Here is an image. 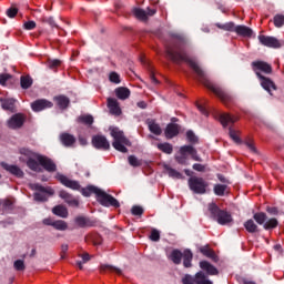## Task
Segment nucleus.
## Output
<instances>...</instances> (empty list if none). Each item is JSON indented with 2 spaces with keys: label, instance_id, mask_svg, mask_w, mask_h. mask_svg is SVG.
Segmentation results:
<instances>
[{
  "label": "nucleus",
  "instance_id": "1",
  "mask_svg": "<svg viewBox=\"0 0 284 284\" xmlns=\"http://www.w3.org/2000/svg\"><path fill=\"white\" fill-rule=\"evenodd\" d=\"M171 38V42L165 44V54L168 59L173 61V63H187V65L192 68V70L199 77L200 81L204 83L207 90L214 92L223 103H230V101H232L233 99L231 93L222 87L210 82V80H207L205 71H203L199 63L194 59L190 58V55H187V52H185V48L187 47V38L179 33H172Z\"/></svg>",
  "mask_w": 284,
  "mask_h": 284
},
{
  "label": "nucleus",
  "instance_id": "2",
  "mask_svg": "<svg viewBox=\"0 0 284 284\" xmlns=\"http://www.w3.org/2000/svg\"><path fill=\"white\" fill-rule=\"evenodd\" d=\"M252 69L260 79L262 88L266 90L268 94H272V90H276V83H274L272 79L261 74V72L264 74H272V64L265 61H254L252 62Z\"/></svg>",
  "mask_w": 284,
  "mask_h": 284
},
{
  "label": "nucleus",
  "instance_id": "3",
  "mask_svg": "<svg viewBox=\"0 0 284 284\" xmlns=\"http://www.w3.org/2000/svg\"><path fill=\"white\" fill-rule=\"evenodd\" d=\"M57 181H60L61 184L64 185V187H69V190H74L81 192L82 196H92V194H95V196H99V192L101 189L94 186V185H88L87 187L81 189V184L77 180H70L68 176L57 173L55 175Z\"/></svg>",
  "mask_w": 284,
  "mask_h": 284
},
{
  "label": "nucleus",
  "instance_id": "4",
  "mask_svg": "<svg viewBox=\"0 0 284 284\" xmlns=\"http://www.w3.org/2000/svg\"><path fill=\"white\" fill-rule=\"evenodd\" d=\"M207 211L210 213V219L219 223V225H230V223L234 221V219L232 217V213L222 210L214 202L209 203Z\"/></svg>",
  "mask_w": 284,
  "mask_h": 284
},
{
  "label": "nucleus",
  "instance_id": "5",
  "mask_svg": "<svg viewBox=\"0 0 284 284\" xmlns=\"http://www.w3.org/2000/svg\"><path fill=\"white\" fill-rule=\"evenodd\" d=\"M169 258L174 263V265H181V261H183L184 267H192V258H194V254H192L190 248L184 250V252H181L179 248H174Z\"/></svg>",
  "mask_w": 284,
  "mask_h": 284
},
{
  "label": "nucleus",
  "instance_id": "6",
  "mask_svg": "<svg viewBox=\"0 0 284 284\" xmlns=\"http://www.w3.org/2000/svg\"><path fill=\"white\" fill-rule=\"evenodd\" d=\"M111 136L114 139L112 142V146L118 152H122V154H128V148L125 145L130 146L132 143L128 138H125V134L123 131L119 130L118 128H114L111 130Z\"/></svg>",
  "mask_w": 284,
  "mask_h": 284
},
{
  "label": "nucleus",
  "instance_id": "7",
  "mask_svg": "<svg viewBox=\"0 0 284 284\" xmlns=\"http://www.w3.org/2000/svg\"><path fill=\"white\" fill-rule=\"evenodd\" d=\"M30 190L36 191L33 194L34 201L38 203H45L48 201V195L49 196H54V190L50 186H43L39 183H31L29 184ZM48 194V195H45Z\"/></svg>",
  "mask_w": 284,
  "mask_h": 284
},
{
  "label": "nucleus",
  "instance_id": "8",
  "mask_svg": "<svg viewBox=\"0 0 284 284\" xmlns=\"http://www.w3.org/2000/svg\"><path fill=\"white\" fill-rule=\"evenodd\" d=\"M187 185L193 194H207V187H210V183H207L205 179L199 176H191L187 180Z\"/></svg>",
  "mask_w": 284,
  "mask_h": 284
},
{
  "label": "nucleus",
  "instance_id": "9",
  "mask_svg": "<svg viewBox=\"0 0 284 284\" xmlns=\"http://www.w3.org/2000/svg\"><path fill=\"white\" fill-rule=\"evenodd\" d=\"M20 154H22V156H27V165L29 170H32V172H43L41 166H39V162H37V156H40L39 153H36L30 149L22 148L20 149Z\"/></svg>",
  "mask_w": 284,
  "mask_h": 284
},
{
  "label": "nucleus",
  "instance_id": "10",
  "mask_svg": "<svg viewBox=\"0 0 284 284\" xmlns=\"http://www.w3.org/2000/svg\"><path fill=\"white\" fill-rule=\"evenodd\" d=\"M97 201L98 203H100V205H103V207H121V203H119V200L101 189L98 193Z\"/></svg>",
  "mask_w": 284,
  "mask_h": 284
},
{
  "label": "nucleus",
  "instance_id": "11",
  "mask_svg": "<svg viewBox=\"0 0 284 284\" xmlns=\"http://www.w3.org/2000/svg\"><path fill=\"white\" fill-rule=\"evenodd\" d=\"M182 284H214L203 271L197 272L194 276L185 274L182 277Z\"/></svg>",
  "mask_w": 284,
  "mask_h": 284
},
{
  "label": "nucleus",
  "instance_id": "12",
  "mask_svg": "<svg viewBox=\"0 0 284 284\" xmlns=\"http://www.w3.org/2000/svg\"><path fill=\"white\" fill-rule=\"evenodd\" d=\"M36 161L39 165V168H43L45 172H57V163L45 155H36Z\"/></svg>",
  "mask_w": 284,
  "mask_h": 284
},
{
  "label": "nucleus",
  "instance_id": "13",
  "mask_svg": "<svg viewBox=\"0 0 284 284\" xmlns=\"http://www.w3.org/2000/svg\"><path fill=\"white\" fill-rule=\"evenodd\" d=\"M26 114L16 113L8 120L7 125L10 130H21L26 123Z\"/></svg>",
  "mask_w": 284,
  "mask_h": 284
},
{
  "label": "nucleus",
  "instance_id": "14",
  "mask_svg": "<svg viewBox=\"0 0 284 284\" xmlns=\"http://www.w3.org/2000/svg\"><path fill=\"white\" fill-rule=\"evenodd\" d=\"M91 143L93 148H95V150H102L104 152L110 150V142L108 141V138H105V135H93Z\"/></svg>",
  "mask_w": 284,
  "mask_h": 284
},
{
  "label": "nucleus",
  "instance_id": "15",
  "mask_svg": "<svg viewBox=\"0 0 284 284\" xmlns=\"http://www.w3.org/2000/svg\"><path fill=\"white\" fill-rule=\"evenodd\" d=\"M132 13L139 21H148V17L156 14V9L146 8V10H143L141 8H133Z\"/></svg>",
  "mask_w": 284,
  "mask_h": 284
},
{
  "label": "nucleus",
  "instance_id": "16",
  "mask_svg": "<svg viewBox=\"0 0 284 284\" xmlns=\"http://www.w3.org/2000/svg\"><path fill=\"white\" fill-rule=\"evenodd\" d=\"M53 105L54 103H52L50 100L38 99L31 103V109L33 112H42V110H48L53 108Z\"/></svg>",
  "mask_w": 284,
  "mask_h": 284
},
{
  "label": "nucleus",
  "instance_id": "17",
  "mask_svg": "<svg viewBox=\"0 0 284 284\" xmlns=\"http://www.w3.org/2000/svg\"><path fill=\"white\" fill-rule=\"evenodd\" d=\"M258 41L265 48H281V42L274 37L261 34L258 36Z\"/></svg>",
  "mask_w": 284,
  "mask_h": 284
},
{
  "label": "nucleus",
  "instance_id": "18",
  "mask_svg": "<svg viewBox=\"0 0 284 284\" xmlns=\"http://www.w3.org/2000/svg\"><path fill=\"white\" fill-rule=\"evenodd\" d=\"M180 154H190L191 155V159L193 161H197V162H202L203 159L201 156H199V151H196V149H194V146L192 145H183L180 148Z\"/></svg>",
  "mask_w": 284,
  "mask_h": 284
},
{
  "label": "nucleus",
  "instance_id": "19",
  "mask_svg": "<svg viewBox=\"0 0 284 284\" xmlns=\"http://www.w3.org/2000/svg\"><path fill=\"white\" fill-rule=\"evenodd\" d=\"M1 168L12 174L13 176H17V179H23V170L14 164H8L6 162H1Z\"/></svg>",
  "mask_w": 284,
  "mask_h": 284
},
{
  "label": "nucleus",
  "instance_id": "20",
  "mask_svg": "<svg viewBox=\"0 0 284 284\" xmlns=\"http://www.w3.org/2000/svg\"><path fill=\"white\" fill-rule=\"evenodd\" d=\"M219 121L223 128H227V125H234V123L239 121V118L230 115L229 113H221L219 115Z\"/></svg>",
  "mask_w": 284,
  "mask_h": 284
},
{
  "label": "nucleus",
  "instance_id": "21",
  "mask_svg": "<svg viewBox=\"0 0 284 284\" xmlns=\"http://www.w3.org/2000/svg\"><path fill=\"white\" fill-rule=\"evenodd\" d=\"M53 101L60 110H68V108H70V98L64 94L55 95Z\"/></svg>",
  "mask_w": 284,
  "mask_h": 284
},
{
  "label": "nucleus",
  "instance_id": "22",
  "mask_svg": "<svg viewBox=\"0 0 284 284\" xmlns=\"http://www.w3.org/2000/svg\"><path fill=\"white\" fill-rule=\"evenodd\" d=\"M59 196L60 199H63V201H65V203H68V205L71 207H79V200L74 199V196H72V194L69 192L60 191Z\"/></svg>",
  "mask_w": 284,
  "mask_h": 284
},
{
  "label": "nucleus",
  "instance_id": "23",
  "mask_svg": "<svg viewBox=\"0 0 284 284\" xmlns=\"http://www.w3.org/2000/svg\"><path fill=\"white\" fill-rule=\"evenodd\" d=\"M181 126L176 123H169L165 129V136L166 139H174V136H179V132Z\"/></svg>",
  "mask_w": 284,
  "mask_h": 284
},
{
  "label": "nucleus",
  "instance_id": "24",
  "mask_svg": "<svg viewBox=\"0 0 284 284\" xmlns=\"http://www.w3.org/2000/svg\"><path fill=\"white\" fill-rule=\"evenodd\" d=\"M200 267L203 272H206L209 276H216V274H219V270L207 261H201Z\"/></svg>",
  "mask_w": 284,
  "mask_h": 284
},
{
  "label": "nucleus",
  "instance_id": "25",
  "mask_svg": "<svg viewBox=\"0 0 284 284\" xmlns=\"http://www.w3.org/2000/svg\"><path fill=\"white\" fill-rule=\"evenodd\" d=\"M235 32L239 37H244L247 39L252 38L254 34V31L250 27L243 24L236 26Z\"/></svg>",
  "mask_w": 284,
  "mask_h": 284
},
{
  "label": "nucleus",
  "instance_id": "26",
  "mask_svg": "<svg viewBox=\"0 0 284 284\" xmlns=\"http://www.w3.org/2000/svg\"><path fill=\"white\" fill-rule=\"evenodd\" d=\"M108 108L111 112V114H114L115 116L121 115V106H119V101L114 98L108 99Z\"/></svg>",
  "mask_w": 284,
  "mask_h": 284
},
{
  "label": "nucleus",
  "instance_id": "27",
  "mask_svg": "<svg viewBox=\"0 0 284 284\" xmlns=\"http://www.w3.org/2000/svg\"><path fill=\"white\" fill-rule=\"evenodd\" d=\"M60 141L64 148H72V145L77 143V138L70 133H62L60 135Z\"/></svg>",
  "mask_w": 284,
  "mask_h": 284
},
{
  "label": "nucleus",
  "instance_id": "28",
  "mask_svg": "<svg viewBox=\"0 0 284 284\" xmlns=\"http://www.w3.org/2000/svg\"><path fill=\"white\" fill-rule=\"evenodd\" d=\"M0 103H1L2 110H6L8 112H14V103H17V100L12 98H8V99L0 98Z\"/></svg>",
  "mask_w": 284,
  "mask_h": 284
},
{
  "label": "nucleus",
  "instance_id": "29",
  "mask_svg": "<svg viewBox=\"0 0 284 284\" xmlns=\"http://www.w3.org/2000/svg\"><path fill=\"white\" fill-rule=\"evenodd\" d=\"M200 252L201 254L206 256V258H211L212 261H214V263L219 262V256H216V253H214L212 248H210V246L200 247Z\"/></svg>",
  "mask_w": 284,
  "mask_h": 284
},
{
  "label": "nucleus",
  "instance_id": "30",
  "mask_svg": "<svg viewBox=\"0 0 284 284\" xmlns=\"http://www.w3.org/2000/svg\"><path fill=\"white\" fill-rule=\"evenodd\" d=\"M100 272H101V274H105V272H111V273L114 272L119 276H121V274H123V271H121V268L115 267V266L110 265V264H101L100 265Z\"/></svg>",
  "mask_w": 284,
  "mask_h": 284
},
{
  "label": "nucleus",
  "instance_id": "31",
  "mask_svg": "<svg viewBox=\"0 0 284 284\" xmlns=\"http://www.w3.org/2000/svg\"><path fill=\"white\" fill-rule=\"evenodd\" d=\"M130 89L125 87H119L115 89V97H118L121 101H125V99H130Z\"/></svg>",
  "mask_w": 284,
  "mask_h": 284
},
{
  "label": "nucleus",
  "instance_id": "32",
  "mask_svg": "<svg viewBox=\"0 0 284 284\" xmlns=\"http://www.w3.org/2000/svg\"><path fill=\"white\" fill-rule=\"evenodd\" d=\"M52 213L60 219H68V209L63 205H57L52 209Z\"/></svg>",
  "mask_w": 284,
  "mask_h": 284
},
{
  "label": "nucleus",
  "instance_id": "33",
  "mask_svg": "<svg viewBox=\"0 0 284 284\" xmlns=\"http://www.w3.org/2000/svg\"><path fill=\"white\" fill-rule=\"evenodd\" d=\"M244 227L248 234H256V232H258V225H256L252 219L244 222Z\"/></svg>",
  "mask_w": 284,
  "mask_h": 284
},
{
  "label": "nucleus",
  "instance_id": "34",
  "mask_svg": "<svg viewBox=\"0 0 284 284\" xmlns=\"http://www.w3.org/2000/svg\"><path fill=\"white\" fill-rule=\"evenodd\" d=\"M32 83H34V81L32 80V77L21 75L20 85H21L22 90H29V88H32Z\"/></svg>",
  "mask_w": 284,
  "mask_h": 284
},
{
  "label": "nucleus",
  "instance_id": "35",
  "mask_svg": "<svg viewBox=\"0 0 284 284\" xmlns=\"http://www.w3.org/2000/svg\"><path fill=\"white\" fill-rule=\"evenodd\" d=\"M149 130L152 132V134H155V136H161L163 131L161 130V125H159L154 120L148 121Z\"/></svg>",
  "mask_w": 284,
  "mask_h": 284
},
{
  "label": "nucleus",
  "instance_id": "36",
  "mask_svg": "<svg viewBox=\"0 0 284 284\" xmlns=\"http://www.w3.org/2000/svg\"><path fill=\"white\" fill-rule=\"evenodd\" d=\"M254 221L257 223V225H265L267 221V214L264 212H257L253 215Z\"/></svg>",
  "mask_w": 284,
  "mask_h": 284
},
{
  "label": "nucleus",
  "instance_id": "37",
  "mask_svg": "<svg viewBox=\"0 0 284 284\" xmlns=\"http://www.w3.org/2000/svg\"><path fill=\"white\" fill-rule=\"evenodd\" d=\"M164 170L168 172L171 179H183V174H181V172L176 171L175 169H172L168 164L164 165Z\"/></svg>",
  "mask_w": 284,
  "mask_h": 284
},
{
  "label": "nucleus",
  "instance_id": "38",
  "mask_svg": "<svg viewBox=\"0 0 284 284\" xmlns=\"http://www.w3.org/2000/svg\"><path fill=\"white\" fill-rule=\"evenodd\" d=\"M227 190V184H215L213 192L215 196H225V191Z\"/></svg>",
  "mask_w": 284,
  "mask_h": 284
},
{
  "label": "nucleus",
  "instance_id": "39",
  "mask_svg": "<svg viewBox=\"0 0 284 284\" xmlns=\"http://www.w3.org/2000/svg\"><path fill=\"white\" fill-rule=\"evenodd\" d=\"M75 223L79 225V227H90L92 226V222L90 219L84 217V216H78L75 217Z\"/></svg>",
  "mask_w": 284,
  "mask_h": 284
},
{
  "label": "nucleus",
  "instance_id": "40",
  "mask_svg": "<svg viewBox=\"0 0 284 284\" xmlns=\"http://www.w3.org/2000/svg\"><path fill=\"white\" fill-rule=\"evenodd\" d=\"M158 150H160L161 152H164V154H172V152H174V148L172 146V144L168 142L159 143Z\"/></svg>",
  "mask_w": 284,
  "mask_h": 284
},
{
  "label": "nucleus",
  "instance_id": "41",
  "mask_svg": "<svg viewBox=\"0 0 284 284\" xmlns=\"http://www.w3.org/2000/svg\"><path fill=\"white\" fill-rule=\"evenodd\" d=\"M53 229L58 230L59 232H65V230H68V222L63 220H57L53 222Z\"/></svg>",
  "mask_w": 284,
  "mask_h": 284
},
{
  "label": "nucleus",
  "instance_id": "42",
  "mask_svg": "<svg viewBox=\"0 0 284 284\" xmlns=\"http://www.w3.org/2000/svg\"><path fill=\"white\" fill-rule=\"evenodd\" d=\"M47 67L49 70H53V72H57V69L61 67V60L59 59H49L47 61Z\"/></svg>",
  "mask_w": 284,
  "mask_h": 284
},
{
  "label": "nucleus",
  "instance_id": "43",
  "mask_svg": "<svg viewBox=\"0 0 284 284\" xmlns=\"http://www.w3.org/2000/svg\"><path fill=\"white\" fill-rule=\"evenodd\" d=\"M220 30H225L226 32H236V24L234 22H227L225 24H216Z\"/></svg>",
  "mask_w": 284,
  "mask_h": 284
},
{
  "label": "nucleus",
  "instance_id": "44",
  "mask_svg": "<svg viewBox=\"0 0 284 284\" xmlns=\"http://www.w3.org/2000/svg\"><path fill=\"white\" fill-rule=\"evenodd\" d=\"M78 123H83V125H92V123H94V118L92 115H80L78 118Z\"/></svg>",
  "mask_w": 284,
  "mask_h": 284
},
{
  "label": "nucleus",
  "instance_id": "45",
  "mask_svg": "<svg viewBox=\"0 0 284 284\" xmlns=\"http://www.w3.org/2000/svg\"><path fill=\"white\" fill-rule=\"evenodd\" d=\"M263 227L264 230H274L278 227V220H276V217H272L264 223Z\"/></svg>",
  "mask_w": 284,
  "mask_h": 284
},
{
  "label": "nucleus",
  "instance_id": "46",
  "mask_svg": "<svg viewBox=\"0 0 284 284\" xmlns=\"http://www.w3.org/2000/svg\"><path fill=\"white\" fill-rule=\"evenodd\" d=\"M186 140L192 145H196V143H199V136H196V134H194V131L192 130L186 131Z\"/></svg>",
  "mask_w": 284,
  "mask_h": 284
},
{
  "label": "nucleus",
  "instance_id": "47",
  "mask_svg": "<svg viewBox=\"0 0 284 284\" xmlns=\"http://www.w3.org/2000/svg\"><path fill=\"white\" fill-rule=\"evenodd\" d=\"M129 164L132 165V168H141L143 165V161L138 160V158L134 155H130Z\"/></svg>",
  "mask_w": 284,
  "mask_h": 284
},
{
  "label": "nucleus",
  "instance_id": "48",
  "mask_svg": "<svg viewBox=\"0 0 284 284\" xmlns=\"http://www.w3.org/2000/svg\"><path fill=\"white\" fill-rule=\"evenodd\" d=\"M273 23L275 28H283L284 26V16L283 14H276L273 19Z\"/></svg>",
  "mask_w": 284,
  "mask_h": 284
},
{
  "label": "nucleus",
  "instance_id": "49",
  "mask_svg": "<svg viewBox=\"0 0 284 284\" xmlns=\"http://www.w3.org/2000/svg\"><path fill=\"white\" fill-rule=\"evenodd\" d=\"M109 81H111V83H115V85H119V83H121V75H119V73L112 71L109 74Z\"/></svg>",
  "mask_w": 284,
  "mask_h": 284
},
{
  "label": "nucleus",
  "instance_id": "50",
  "mask_svg": "<svg viewBox=\"0 0 284 284\" xmlns=\"http://www.w3.org/2000/svg\"><path fill=\"white\" fill-rule=\"evenodd\" d=\"M13 267L17 272H24L26 271V263L23 262V260H17L13 263Z\"/></svg>",
  "mask_w": 284,
  "mask_h": 284
},
{
  "label": "nucleus",
  "instance_id": "51",
  "mask_svg": "<svg viewBox=\"0 0 284 284\" xmlns=\"http://www.w3.org/2000/svg\"><path fill=\"white\" fill-rule=\"evenodd\" d=\"M229 135L235 143H241V138L239 136V133L232 129V126L229 128Z\"/></svg>",
  "mask_w": 284,
  "mask_h": 284
},
{
  "label": "nucleus",
  "instance_id": "52",
  "mask_svg": "<svg viewBox=\"0 0 284 284\" xmlns=\"http://www.w3.org/2000/svg\"><path fill=\"white\" fill-rule=\"evenodd\" d=\"M6 13L9 19H14L17 14H19V9L17 7H10L9 9H7Z\"/></svg>",
  "mask_w": 284,
  "mask_h": 284
},
{
  "label": "nucleus",
  "instance_id": "53",
  "mask_svg": "<svg viewBox=\"0 0 284 284\" xmlns=\"http://www.w3.org/2000/svg\"><path fill=\"white\" fill-rule=\"evenodd\" d=\"M90 241L93 243V245H101L103 243V237L99 234H93L90 236Z\"/></svg>",
  "mask_w": 284,
  "mask_h": 284
},
{
  "label": "nucleus",
  "instance_id": "54",
  "mask_svg": "<svg viewBox=\"0 0 284 284\" xmlns=\"http://www.w3.org/2000/svg\"><path fill=\"white\" fill-rule=\"evenodd\" d=\"M131 213L133 214V216H143V207L134 205L131 209Z\"/></svg>",
  "mask_w": 284,
  "mask_h": 284
},
{
  "label": "nucleus",
  "instance_id": "55",
  "mask_svg": "<svg viewBox=\"0 0 284 284\" xmlns=\"http://www.w3.org/2000/svg\"><path fill=\"white\" fill-rule=\"evenodd\" d=\"M150 239H151L152 241H154V243H156V242L161 241V233H160L156 229H153V230L151 231Z\"/></svg>",
  "mask_w": 284,
  "mask_h": 284
},
{
  "label": "nucleus",
  "instance_id": "56",
  "mask_svg": "<svg viewBox=\"0 0 284 284\" xmlns=\"http://www.w3.org/2000/svg\"><path fill=\"white\" fill-rule=\"evenodd\" d=\"M42 22H43V23H48V26H50L51 28H59V27L57 26V22H54V18H52V17H44V18L42 19Z\"/></svg>",
  "mask_w": 284,
  "mask_h": 284
},
{
  "label": "nucleus",
  "instance_id": "57",
  "mask_svg": "<svg viewBox=\"0 0 284 284\" xmlns=\"http://www.w3.org/2000/svg\"><path fill=\"white\" fill-rule=\"evenodd\" d=\"M175 161L180 165H187V156L185 154H181V155L175 156Z\"/></svg>",
  "mask_w": 284,
  "mask_h": 284
},
{
  "label": "nucleus",
  "instance_id": "58",
  "mask_svg": "<svg viewBox=\"0 0 284 284\" xmlns=\"http://www.w3.org/2000/svg\"><path fill=\"white\" fill-rule=\"evenodd\" d=\"M11 79V75L8 73L0 74V85H6L8 81Z\"/></svg>",
  "mask_w": 284,
  "mask_h": 284
},
{
  "label": "nucleus",
  "instance_id": "59",
  "mask_svg": "<svg viewBox=\"0 0 284 284\" xmlns=\"http://www.w3.org/2000/svg\"><path fill=\"white\" fill-rule=\"evenodd\" d=\"M24 30H34L37 28V22L34 21H27L23 24Z\"/></svg>",
  "mask_w": 284,
  "mask_h": 284
},
{
  "label": "nucleus",
  "instance_id": "60",
  "mask_svg": "<svg viewBox=\"0 0 284 284\" xmlns=\"http://www.w3.org/2000/svg\"><path fill=\"white\" fill-rule=\"evenodd\" d=\"M68 250H69L68 244H62V245H61V253H60V256H61V260H62V261L65 258V254H68Z\"/></svg>",
  "mask_w": 284,
  "mask_h": 284
},
{
  "label": "nucleus",
  "instance_id": "61",
  "mask_svg": "<svg viewBox=\"0 0 284 284\" xmlns=\"http://www.w3.org/2000/svg\"><path fill=\"white\" fill-rule=\"evenodd\" d=\"M193 170H195V172H205V165L201 163H195L193 164Z\"/></svg>",
  "mask_w": 284,
  "mask_h": 284
},
{
  "label": "nucleus",
  "instance_id": "62",
  "mask_svg": "<svg viewBox=\"0 0 284 284\" xmlns=\"http://www.w3.org/2000/svg\"><path fill=\"white\" fill-rule=\"evenodd\" d=\"M246 148L253 152V154H256V146H254V143L251 140H247L245 142Z\"/></svg>",
  "mask_w": 284,
  "mask_h": 284
},
{
  "label": "nucleus",
  "instance_id": "63",
  "mask_svg": "<svg viewBox=\"0 0 284 284\" xmlns=\"http://www.w3.org/2000/svg\"><path fill=\"white\" fill-rule=\"evenodd\" d=\"M217 179L221 183H225L226 185H230V180L227 178H225L223 174H217Z\"/></svg>",
  "mask_w": 284,
  "mask_h": 284
},
{
  "label": "nucleus",
  "instance_id": "64",
  "mask_svg": "<svg viewBox=\"0 0 284 284\" xmlns=\"http://www.w3.org/2000/svg\"><path fill=\"white\" fill-rule=\"evenodd\" d=\"M43 225H50L51 227H53L54 225V220H52L51 217H47L42 221Z\"/></svg>",
  "mask_w": 284,
  "mask_h": 284
}]
</instances>
